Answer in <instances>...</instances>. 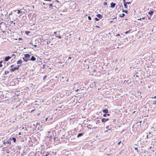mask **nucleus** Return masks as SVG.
<instances>
[{"label": "nucleus", "mask_w": 156, "mask_h": 156, "mask_svg": "<svg viewBox=\"0 0 156 156\" xmlns=\"http://www.w3.org/2000/svg\"><path fill=\"white\" fill-rule=\"evenodd\" d=\"M30 56V55L28 54H26L24 55V57L23 58V59L24 61L27 62L29 60Z\"/></svg>", "instance_id": "nucleus-1"}, {"label": "nucleus", "mask_w": 156, "mask_h": 156, "mask_svg": "<svg viewBox=\"0 0 156 156\" xmlns=\"http://www.w3.org/2000/svg\"><path fill=\"white\" fill-rule=\"evenodd\" d=\"M20 66V65H17V66H15L14 68H12L10 70H11L12 71H14L15 70L18 69Z\"/></svg>", "instance_id": "nucleus-2"}, {"label": "nucleus", "mask_w": 156, "mask_h": 156, "mask_svg": "<svg viewBox=\"0 0 156 156\" xmlns=\"http://www.w3.org/2000/svg\"><path fill=\"white\" fill-rule=\"evenodd\" d=\"M55 37H58L59 38H61L60 36H57V35L56 34H54L53 35V39H54L55 38Z\"/></svg>", "instance_id": "nucleus-3"}, {"label": "nucleus", "mask_w": 156, "mask_h": 156, "mask_svg": "<svg viewBox=\"0 0 156 156\" xmlns=\"http://www.w3.org/2000/svg\"><path fill=\"white\" fill-rule=\"evenodd\" d=\"M115 5L116 4L115 3H113L112 2L111 4L110 7L111 8H113L115 7Z\"/></svg>", "instance_id": "nucleus-4"}, {"label": "nucleus", "mask_w": 156, "mask_h": 156, "mask_svg": "<svg viewBox=\"0 0 156 156\" xmlns=\"http://www.w3.org/2000/svg\"><path fill=\"white\" fill-rule=\"evenodd\" d=\"M35 44L39 45V43H41V42H39L38 40H35Z\"/></svg>", "instance_id": "nucleus-5"}, {"label": "nucleus", "mask_w": 156, "mask_h": 156, "mask_svg": "<svg viewBox=\"0 0 156 156\" xmlns=\"http://www.w3.org/2000/svg\"><path fill=\"white\" fill-rule=\"evenodd\" d=\"M36 59V58L34 56H32L30 59H29V60L32 61H35Z\"/></svg>", "instance_id": "nucleus-6"}, {"label": "nucleus", "mask_w": 156, "mask_h": 156, "mask_svg": "<svg viewBox=\"0 0 156 156\" xmlns=\"http://www.w3.org/2000/svg\"><path fill=\"white\" fill-rule=\"evenodd\" d=\"M108 120H109L108 119H106L105 118H102L101 120L103 122H105Z\"/></svg>", "instance_id": "nucleus-7"}, {"label": "nucleus", "mask_w": 156, "mask_h": 156, "mask_svg": "<svg viewBox=\"0 0 156 156\" xmlns=\"http://www.w3.org/2000/svg\"><path fill=\"white\" fill-rule=\"evenodd\" d=\"M11 58V57L9 56H7L5 58V61H8L10 58Z\"/></svg>", "instance_id": "nucleus-8"}, {"label": "nucleus", "mask_w": 156, "mask_h": 156, "mask_svg": "<svg viewBox=\"0 0 156 156\" xmlns=\"http://www.w3.org/2000/svg\"><path fill=\"white\" fill-rule=\"evenodd\" d=\"M102 112L103 113H107L108 112V110L107 109H105L104 110H102Z\"/></svg>", "instance_id": "nucleus-9"}, {"label": "nucleus", "mask_w": 156, "mask_h": 156, "mask_svg": "<svg viewBox=\"0 0 156 156\" xmlns=\"http://www.w3.org/2000/svg\"><path fill=\"white\" fill-rule=\"evenodd\" d=\"M96 16L100 19H101L103 17L100 14H97Z\"/></svg>", "instance_id": "nucleus-10"}, {"label": "nucleus", "mask_w": 156, "mask_h": 156, "mask_svg": "<svg viewBox=\"0 0 156 156\" xmlns=\"http://www.w3.org/2000/svg\"><path fill=\"white\" fill-rule=\"evenodd\" d=\"M83 133H79L77 136V137L79 138V137L83 136Z\"/></svg>", "instance_id": "nucleus-11"}, {"label": "nucleus", "mask_w": 156, "mask_h": 156, "mask_svg": "<svg viewBox=\"0 0 156 156\" xmlns=\"http://www.w3.org/2000/svg\"><path fill=\"white\" fill-rule=\"evenodd\" d=\"M10 139L11 140H13L14 143L16 142V139L14 137H12V138H10Z\"/></svg>", "instance_id": "nucleus-12"}, {"label": "nucleus", "mask_w": 156, "mask_h": 156, "mask_svg": "<svg viewBox=\"0 0 156 156\" xmlns=\"http://www.w3.org/2000/svg\"><path fill=\"white\" fill-rule=\"evenodd\" d=\"M154 12L152 11H151L148 12V14L151 16L153 14Z\"/></svg>", "instance_id": "nucleus-13"}, {"label": "nucleus", "mask_w": 156, "mask_h": 156, "mask_svg": "<svg viewBox=\"0 0 156 156\" xmlns=\"http://www.w3.org/2000/svg\"><path fill=\"white\" fill-rule=\"evenodd\" d=\"M22 61L21 60H20L17 61V64H19L22 63Z\"/></svg>", "instance_id": "nucleus-14"}, {"label": "nucleus", "mask_w": 156, "mask_h": 156, "mask_svg": "<svg viewBox=\"0 0 156 156\" xmlns=\"http://www.w3.org/2000/svg\"><path fill=\"white\" fill-rule=\"evenodd\" d=\"M141 121H140L139 122H138L137 123V124L138 126H140L141 125Z\"/></svg>", "instance_id": "nucleus-15"}, {"label": "nucleus", "mask_w": 156, "mask_h": 156, "mask_svg": "<svg viewBox=\"0 0 156 156\" xmlns=\"http://www.w3.org/2000/svg\"><path fill=\"white\" fill-rule=\"evenodd\" d=\"M125 16V14L124 13H122L121 15L120 14L119 16L120 17H123Z\"/></svg>", "instance_id": "nucleus-16"}, {"label": "nucleus", "mask_w": 156, "mask_h": 156, "mask_svg": "<svg viewBox=\"0 0 156 156\" xmlns=\"http://www.w3.org/2000/svg\"><path fill=\"white\" fill-rule=\"evenodd\" d=\"M6 142H7V144H9V145L11 144V141H10L8 140V141H6Z\"/></svg>", "instance_id": "nucleus-17"}, {"label": "nucleus", "mask_w": 156, "mask_h": 156, "mask_svg": "<svg viewBox=\"0 0 156 156\" xmlns=\"http://www.w3.org/2000/svg\"><path fill=\"white\" fill-rule=\"evenodd\" d=\"M122 12H124L126 13H127L128 12V11L127 10H123Z\"/></svg>", "instance_id": "nucleus-18"}, {"label": "nucleus", "mask_w": 156, "mask_h": 156, "mask_svg": "<svg viewBox=\"0 0 156 156\" xmlns=\"http://www.w3.org/2000/svg\"><path fill=\"white\" fill-rule=\"evenodd\" d=\"M124 7L125 8H127V4H126V3H125V2L124 3Z\"/></svg>", "instance_id": "nucleus-19"}, {"label": "nucleus", "mask_w": 156, "mask_h": 156, "mask_svg": "<svg viewBox=\"0 0 156 156\" xmlns=\"http://www.w3.org/2000/svg\"><path fill=\"white\" fill-rule=\"evenodd\" d=\"M49 8H51V7L53 6L52 4H49Z\"/></svg>", "instance_id": "nucleus-20"}, {"label": "nucleus", "mask_w": 156, "mask_h": 156, "mask_svg": "<svg viewBox=\"0 0 156 156\" xmlns=\"http://www.w3.org/2000/svg\"><path fill=\"white\" fill-rule=\"evenodd\" d=\"M25 33L27 34L28 35L29 33H30V32L28 31H25Z\"/></svg>", "instance_id": "nucleus-21"}, {"label": "nucleus", "mask_w": 156, "mask_h": 156, "mask_svg": "<svg viewBox=\"0 0 156 156\" xmlns=\"http://www.w3.org/2000/svg\"><path fill=\"white\" fill-rule=\"evenodd\" d=\"M2 61L0 62V67H2Z\"/></svg>", "instance_id": "nucleus-22"}, {"label": "nucleus", "mask_w": 156, "mask_h": 156, "mask_svg": "<svg viewBox=\"0 0 156 156\" xmlns=\"http://www.w3.org/2000/svg\"><path fill=\"white\" fill-rule=\"evenodd\" d=\"M9 73V71H6L5 72V75H6V74H7V73Z\"/></svg>", "instance_id": "nucleus-23"}, {"label": "nucleus", "mask_w": 156, "mask_h": 156, "mask_svg": "<svg viewBox=\"0 0 156 156\" xmlns=\"http://www.w3.org/2000/svg\"><path fill=\"white\" fill-rule=\"evenodd\" d=\"M156 103V101H153V103H152V104L155 105Z\"/></svg>", "instance_id": "nucleus-24"}, {"label": "nucleus", "mask_w": 156, "mask_h": 156, "mask_svg": "<svg viewBox=\"0 0 156 156\" xmlns=\"http://www.w3.org/2000/svg\"><path fill=\"white\" fill-rule=\"evenodd\" d=\"M95 19L96 21H98L99 20V19L97 17H95Z\"/></svg>", "instance_id": "nucleus-25"}, {"label": "nucleus", "mask_w": 156, "mask_h": 156, "mask_svg": "<svg viewBox=\"0 0 156 156\" xmlns=\"http://www.w3.org/2000/svg\"><path fill=\"white\" fill-rule=\"evenodd\" d=\"M88 19L89 20H91V17L90 16H88Z\"/></svg>", "instance_id": "nucleus-26"}, {"label": "nucleus", "mask_w": 156, "mask_h": 156, "mask_svg": "<svg viewBox=\"0 0 156 156\" xmlns=\"http://www.w3.org/2000/svg\"><path fill=\"white\" fill-rule=\"evenodd\" d=\"M47 77V76L46 75H45L44 76V77H43V80H44L46 77Z\"/></svg>", "instance_id": "nucleus-27"}, {"label": "nucleus", "mask_w": 156, "mask_h": 156, "mask_svg": "<svg viewBox=\"0 0 156 156\" xmlns=\"http://www.w3.org/2000/svg\"><path fill=\"white\" fill-rule=\"evenodd\" d=\"M107 5V3L106 2H105L104 3V5L105 6L106 5Z\"/></svg>", "instance_id": "nucleus-28"}, {"label": "nucleus", "mask_w": 156, "mask_h": 156, "mask_svg": "<svg viewBox=\"0 0 156 156\" xmlns=\"http://www.w3.org/2000/svg\"><path fill=\"white\" fill-rule=\"evenodd\" d=\"M125 3H126V4H129L131 2H125Z\"/></svg>", "instance_id": "nucleus-29"}, {"label": "nucleus", "mask_w": 156, "mask_h": 156, "mask_svg": "<svg viewBox=\"0 0 156 156\" xmlns=\"http://www.w3.org/2000/svg\"><path fill=\"white\" fill-rule=\"evenodd\" d=\"M107 115V114H106V113H105V114H103V116L104 117H106Z\"/></svg>", "instance_id": "nucleus-30"}, {"label": "nucleus", "mask_w": 156, "mask_h": 156, "mask_svg": "<svg viewBox=\"0 0 156 156\" xmlns=\"http://www.w3.org/2000/svg\"><path fill=\"white\" fill-rule=\"evenodd\" d=\"M129 33V31H127L126 32H125V34H128V33Z\"/></svg>", "instance_id": "nucleus-31"}, {"label": "nucleus", "mask_w": 156, "mask_h": 156, "mask_svg": "<svg viewBox=\"0 0 156 156\" xmlns=\"http://www.w3.org/2000/svg\"><path fill=\"white\" fill-rule=\"evenodd\" d=\"M37 44H35V43L34 44V46L35 47H36L37 46Z\"/></svg>", "instance_id": "nucleus-32"}, {"label": "nucleus", "mask_w": 156, "mask_h": 156, "mask_svg": "<svg viewBox=\"0 0 156 156\" xmlns=\"http://www.w3.org/2000/svg\"><path fill=\"white\" fill-rule=\"evenodd\" d=\"M7 142H4V144L5 145H6V144H7Z\"/></svg>", "instance_id": "nucleus-33"}, {"label": "nucleus", "mask_w": 156, "mask_h": 156, "mask_svg": "<svg viewBox=\"0 0 156 156\" xmlns=\"http://www.w3.org/2000/svg\"><path fill=\"white\" fill-rule=\"evenodd\" d=\"M20 10H18V12H17V13H18V14H19V13H20Z\"/></svg>", "instance_id": "nucleus-34"}, {"label": "nucleus", "mask_w": 156, "mask_h": 156, "mask_svg": "<svg viewBox=\"0 0 156 156\" xmlns=\"http://www.w3.org/2000/svg\"><path fill=\"white\" fill-rule=\"evenodd\" d=\"M121 141H120L118 143V145H119V144H120V143H121Z\"/></svg>", "instance_id": "nucleus-35"}, {"label": "nucleus", "mask_w": 156, "mask_h": 156, "mask_svg": "<svg viewBox=\"0 0 156 156\" xmlns=\"http://www.w3.org/2000/svg\"><path fill=\"white\" fill-rule=\"evenodd\" d=\"M45 42H47V44H48L50 42V41H46Z\"/></svg>", "instance_id": "nucleus-36"}, {"label": "nucleus", "mask_w": 156, "mask_h": 156, "mask_svg": "<svg viewBox=\"0 0 156 156\" xmlns=\"http://www.w3.org/2000/svg\"><path fill=\"white\" fill-rule=\"evenodd\" d=\"M48 118H46V119H45V121H48Z\"/></svg>", "instance_id": "nucleus-37"}, {"label": "nucleus", "mask_w": 156, "mask_h": 156, "mask_svg": "<svg viewBox=\"0 0 156 156\" xmlns=\"http://www.w3.org/2000/svg\"><path fill=\"white\" fill-rule=\"evenodd\" d=\"M45 1H51L52 0H44Z\"/></svg>", "instance_id": "nucleus-38"}, {"label": "nucleus", "mask_w": 156, "mask_h": 156, "mask_svg": "<svg viewBox=\"0 0 156 156\" xmlns=\"http://www.w3.org/2000/svg\"><path fill=\"white\" fill-rule=\"evenodd\" d=\"M134 148L136 150H138V148L137 147H135Z\"/></svg>", "instance_id": "nucleus-39"}, {"label": "nucleus", "mask_w": 156, "mask_h": 156, "mask_svg": "<svg viewBox=\"0 0 156 156\" xmlns=\"http://www.w3.org/2000/svg\"><path fill=\"white\" fill-rule=\"evenodd\" d=\"M156 98V96H155L154 97H153L152 98Z\"/></svg>", "instance_id": "nucleus-40"}, {"label": "nucleus", "mask_w": 156, "mask_h": 156, "mask_svg": "<svg viewBox=\"0 0 156 156\" xmlns=\"http://www.w3.org/2000/svg\"><path fill=\"white\" fill-rule=\"evenodd\" d=\"M118 7H121V5H119H119H118V6H116V8H117V7H118Z\"/></svg>", "instance_id": "nucleus-41"}, {"label": "nucleus", "mask_w": 156, "mask_h": 156, "mask_svg": "<svg viewBox=\"0 0 156 156\" xmlns=\"http://www.w3.org/2000/svg\"><path fill=\"white\" fill-rule=\"evenodd\" d=\"M52 119H53V117L51 118H50V119H49V120H52Z\"/></svg>", "instance_id": "nucleus-42"}, {"label": "nucleus", "mask_w": 156, "mask_h": 156, "mask_svg": "<svg viewBox=\"0 0 156 156\" xmlns=\"http://www.w3.org/2000/svg\"><path fill=\"white\" fill-rule=\"evenodd\" d=\"M109 127V126H107L106 127V128L107 129H108V128Z\"/></svg>", "instance_id": "nucleus-43"}, {"label": "nucleus", "mask_w": 156, "mask_h": 156, "mask_svg": "<svg viewBox=\"0 0 156 156\" xmlns=\"http://www.w3.org/2000/svg\"><path fill=\"white\" fill-rule=\"evenodd\" d=\"M15 56V55L14 54H13L12 55V56Z\"/></svg>", "instance_id": "nucleus-44"}, {"label": "nucleus", "mask_w": 156, "mask_h": 156, "mask_svg": "<svg viewBox=\"0 0 156 156\" xmlns=\"http://www.w3.org/2000/svg\"><path fill=\"white\" fill-rule=\"evenodd\" d=\"M35 109H34V110H32L31 111V112H33L34 111Z\"/></svg>", "instance_id": "nucleus-45"}, {"label": "nucleus", "mask_w": 156, "mask_h": 156, "mask_svg": "<svg viewBox=\"0 0 156 156\" xmlns=\"http://www.w3.org/2000/svg\"><path fill=\"white\" fill-rule=\"evenodd\" d=\"M96 27L97 28H100V27L98 26H96Z\"/></svg>", "instance_id": "nucleus-46"}, {"label": "nucleus", "mask_w": 156, "mask_h": 156, "mask_svg": "<svg viewBox=\"0 0 156 156\" xmlns=\"http://www.w3.org/2000/svg\"><path fill=\"white\" fill-rule=\"evenodd\" d=\"M71 58H72L71 57H69V59H71Z\"/></svg>", "instance_id": "nucleus-47"}, {"label": "nucleus", "mask_w": 156, "mask_h": 156, "mask_svg": "<svg viewBox=\"0 0 156 156\" xmlns=\"http://www.w3.org/2000/svg\"><path fill=\"white\" fill-rule=\"evenodd\" d=\"M56 2H59V1L58 0H56Z\"/></svg>", "instance_id": "nucleus-48"}, {"label": "nucleus", "mask_w": 156, "mask_h": 156, "mask_svg": "<svg viewBox=\"0 0 156 156\" xmlns=\"http://www.w3.org/2000/svg\"><path fill=\"white\" fill-rule=\"evenodd\" d=\"M30 44H31L33 45V43H31V42H30Z\"/></svg>", "instance_id": "nucleus-49"}, {"label": "nucleus", "mask_w": 156, "mask_h": 156, "mask_svg": "<svg viewBox=\"0 0 156 156\" xmlns=\"http://www.w3.org/2000/svg\"><path fill=\"white\" fill-rule=\"evenodd\" d=\"M128 31H129V32H130L132 31V30H129Z\"/></svg>", "instance_id": "nucleus-50"}, {"label": "nucleus", "mask_w": 156, "mask_h": 156, "mask_svg": "<svg viewBox=\"0 0 156 156\" xmlns=\"http://www.w3.org/2000/svg\"><path fill=\"white\" fill-rule=\"evenodd\" d=\"M145 19V17H143L142 18V19Z\"/></svg>", "instance_id": "nucleus-51"}, {"label": "nucleus", "mask_w": 156, "mask_h": 156, "mask_svg": "<svg viewBox=\"0 0 156 156\" xmlns=\"http://www.w3.org/2000/svg\"><path fill=\"white\" fill-rule=\"evenodd\" d=\"M107 115H108V116H109V115H110V114H107Z\"/></svg>", "instance_id": "nucleus-52"}, {"label": "nucleus", "mask_w": 156, "mask_h": 156, "mask_svg": "<svg viewBox=\"0 0 156 156\" xmlns=\"http://www.w3.org/2000/svg\"><path fill=\"white\" fill-rule=\"evenodd\" d=\"M13 65H11V67H13Z\"/></svg>", "instance_id": "nucleus-53"}, {"label": "nucleus", "mask_w": 156, "mask_h": 156, "mask_svg": "<svg viewBox=\"0 0 156 156\" xmlns=\"http://www.w3.org/2000/svg\"><path fill=\"white\" fill-rule=\"evenodd\" d=\"M38 124H39V123H37V125H36V126H37V125H38Z\"/></svg>", "instance_id": "nucleus-54"}, {"label": "nucleus", "mask_w": 156, "mask_h": 156, "mask_svg": "<svg viewBox=\"0 0 156 156\" xmlns=\"http://www.w3.org/2000/svg\"><path fill=\"white\" fill-rule=\"evenodd\" d=\"M18 39H22L20 37L18 38Z\"/></svg>", "instance_id": "nucleus-55"}, {"label": "nucleus", "mask_w": 156, "mask_h": 156, "mask_svg": "<svg viewBox=\"0 0 156 156\" xmlns=\"http://www.w3.org/2000/svg\"><path fill=\"white\" fill-rule=\"evenodd\" d=\"M113 21H111L110 22V23H112V22Z\"/></svg>", "instance_id": "nucleus-56"}, {"label": "nucleus", "mask_w": 156, "mask_h": 156, "mask_svg": "<svg viewBox=\"0 0 156 156\" xmlns=\"http://www.w3.org/2000/svg\"><path fill=\"white\" fill-rule=\"evenodd\" d=\"M123 2H124H124H125V0H123Z\"/></svg>", "instance_id": "nucleus-57"}, {"label": "nucleus", "mask_w": 156, "mask_h": 156, "mask_svg": "<svg viewBox=\"0 0 156 156\" xmlns=\"http://www.w3.org/2000/svg\"><path fill=\"white\" fill-rule=\"evenodd\" d=\"M93 71L94 72H95V70H93Z\"/></svg>", "instance_id": "nucleus-58"}, {"label": "nucleus", "mask_w": 156, "mask_h": 156, "mask_svg": "<svg viewBox=\"0 0 156 156\" xmlns=\"http://www.w3.org/2000/svg\"><path fill=\"white\" fill-rule=\"evenodd\" d=\"M48 155V154H47L46 155H45L44 156H47Z\"/></svg>", "instance_id": "nucleus-59"}, {"label": "nucleus", "mask_w": 156, "mask_h": 156, "mask_svg": "<svg viewBox=\"0 0 156 156\" xmlns=\"http://www.w3.org/2000/svg\"><path fill=\"white\" fill-rule=\"evenodd\" d=\"M43 4L44 5H45V3H44H44H43Z\"/></svg>", "instance_id": "nucleus-60"}, {"label": "nucleus", "mask_w": 156, "mask_h": 156, "mask_svg": "<svg viewBox=\"0 0 156 156\" xmlns=\"http://www.w3.org/2000/svg\"><path fill=\"white\" fill-rule=\"evenodd\" d=\"M150 19H151V18H150V17H148V19H149V20H150Z\"/></svg>", "instance_id": "nucleus-61"}, {"label": "nucleus", "mask_w": 156, "mask_h": 156, "mask_svg": "<svg viewBox=\"0 0 156 156\" xmlns=\"http://www.w3.org/2000/svg\"><path fill=\"white\" fill-rule=\"evenodd\" d=\"M79 90V89L76 90V91H77Z\"/></svg>", "instance_id": "nucleus-62"}, {"label": "nucleus", "mask_w": 156, "mask_h": 156, "mask_svg": "<svg viewBox=\"0 0 156 156\" xmlns=\"http://www.w3.org/2000/svg\"><path fill=\"white\" fill-rule=\"evenodd\" d=\"M55 138H56L55 137L54 138V140H55Z\"/></svg>", "instance_id": "nucleus-63"}, {"label": "nucleus", "mask_w": 156, "mask_h": 156, "mask_svg": "<svg viewBox=\"0 0 156 156\" xmlns=\"http://www.w3.org/2000/svg\"><path fill=\"white\" fill-rule=\"evenodd\" d=\"M54 33L55 34H56V32H54Z\"/></svg>", "instance_id": "nucleus-64"}]
</instances>
